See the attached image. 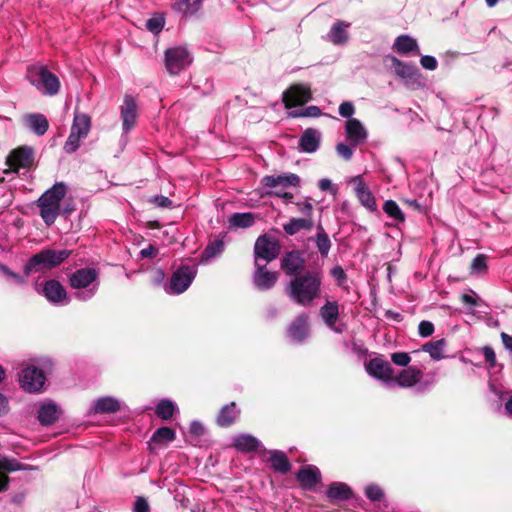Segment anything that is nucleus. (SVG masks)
Returning a JSON list of instances; mask_svg holds the SVG:
<instances>
[{"label":"nucleus","instance_id":"obj_1","mask_svg":"<svg viewBox=\"0 0 512 512\" xmlns=\"http://www.w3.org/2000/svg\"><path fill=\"white\" fill-rule=\"evenodd\" d=\"M323 280L322 265L315 263L302 275L289 280L285 286V294L293 303L308 307L321 296Z\"/></svg>","mask_w":512,"mask_h":512},{"label":"nucleus","instance_id":"obj_2","mask_svg":"<svg viewBox=\"0 0 512 512\" xmlns=\"http://www.w3.org/2000/svg\"><path fill=\"white\" fill-rule=\"evenodd\" d=\"M66 193V184L64 182H56L37 200V205L40 208V216L47 226L53 225L60 215V204Z\"/></svg>","mask_w":512,"mask_h":512},{"label":"nucleus","instance_id":"obj_3","mask_svg":"<svg viewBox=\"0 0 512 512\" xmlns=\"http://www.w3.org/2000/svg\"><path fill=\"white\" fill-rule=\"evenodd\" d=\"M72 254L71 250H55L46 248L32 255L24 265V275L29 276L33 272H44L60 266Z\"/></svg>","mask_w":512,"mask_h":512},{"label":"nucleus","instance_id":"obj_4","mask_svg":"<svg viewBox=\"0 0 512 512\" xmlns=\"http://www.w3.org/2000/svg\"><path fill=\"white\" fill-rule=\"evenodd\" d=\"M99 270L93 267L77 269L69 275V285L76 290L87 289L86 292H77L75 297L81 301L90 300L98 289Z\"/></svg>","mask_w":512,"mask_h":512},{"label":"nucleus","instance_id":"obj_5","mask_svg":"<svg viewBox=\"0 0 512 512\" xmlns=\"http://www.w3.org/2000/svg\"><path fill=\"white\" fill-rule=\"evenodd\" d=\"M383 63L387 69L393 70L394 74L403 79L406 84L416 87L424 86L421 73L414 64L403 62L391 54L384 56Z\"/></svg>","mask_w":512,"mask_h":512},{"label":"nucleus","instance_id":"obj_6","mask_svg":"<svg viewBox=\"0 0 512 512\" xmlns=\"http://www.w3.org/2000/svg\"><path fill=\"white\" fill-rule=\"evenodd\" d=\"M192 61V54L184 46L170 47L164 53L165 68L171 75H179L191 65Z\"/></svg>","mask_w":512,"mask_h":512},{"label":"nucleus","instance_id":"obj_7","mask_svg":"<svg viewBox=\"0 0 512 512\" xmlns=\"http://www.w3.org/2000/svg\"><path fill=\"white\" fill-rule=\"evenodd\" d=\"M197 274L195 265H181L172 274L169 283H166L164 289L169 295H179L185 292Z\"/></svg>","mask_w":512,"mask_h":512},{"label":"nucleus","instance_id":"obj_8","mask_svg":"<svg viewBox=\"0 0 512 512\" xmlns=\"http://www.w3.org/2000/svg\"><path fill=\"white\" fill-rule=\"evenodd\" d=\"M51 366L52 363L49 360L41 361L38 364L23 362L17 374L19 384H45Z\"/></svg>","mask_w":512,"mask_h":512},{"label":"nucleus","instance_id":"obj_9","mask_svg":"<svg viewBox=\"0 0 512 512\" xmlns=\"http://www.w3.org/2000/svg\"><path fill=\"white\" fill-rule=\"evenodd\" d=\"M36 290L43 295L48 302L54 305H63L70 302L65 287L56 279H50L37 285Z\"/></svg>","mask_w":512,"mask_h":512},{"label":"nucleus","instance_id":"obj_10","mask_svg":"<svg viewBox=\"0 0 512 512\" xmlns=\"http://www.w3.org/2000/svg\"><path fill=\"white\" fill-rule=\"evenodd\" d=\"M306 259L304 257V251L300 249H293L284 253L280 260V267L286 276L294 278L298 275H302L305 268Z\"/></svg>","mask_w":512,"mask_h":512},{"label":"nucleus","instance_id":"obj_11","mask_svg":"<svg viewBox=\"0 0 512 512\" xmlns=\"http://www.w3.org/2000/svg\"><path fill=\"white\" fill-rule=\"evenodd\" d=\"M279 253L280 244L276 239H272L268 234H262L257 238L254 245V261L271 262L278 257Z\"/></svg>","mask_w":512,"mask_h":512},{"label":"nucleus","instance_id":"obj_12","mask_svg":"<svg viewBox=\"0 0 512 512\" xmlns=\"http://www.w3.org/2000/svg\"><path fill=\"white\" fill-rule=\"evenodd\" d=\"M30 81L35 86L42 85L48 95H55L60 89L58 77L44 66L30 72Z\"/></svg>","mask_w":512,"mask_h":512},{"label":"nucleus","instance_id":"obj_13","mask_svg":"<svg viewBox=\"0 0 512 512\" xmlns=\"http://www.w3.org/2000/svg\"><path fill=\"white\" fill-rule=\"evenodd\" d=\"M311 98L310 88L303 84L292 85L282 94V100L287 109L303 105L310 101Z\"/></svg>","mask_w":512,"mask_h":512},{"label":"nucleus","instance_id":"obj_14","mask_svg":"<svg viewBox=\"0 0 512 512\" xmlns=\"http://www.w3.org/2000/svg\"><path fill=\"white\" fill-rule=\"evenodd\" d=\"M254 266V286L260 291H268L272 289L278 280V273L268 271L266 268V264H261L258 261H254Z\"/></svg>","mask_w":512,"mask_h":512},{"label":"nucleus","instance_id":"obj_15","mask_svg":"<svg viewBox=\"0 0 512 512\" xmlns=\"http://www.w3.org/2000/svg\"><path fill=\"white\" fill-rule=\"evenodd\" d=\"M296 479L303 490L313 491L316 485L321 482L322 475L318 467L306 465L299 469Z\"/></svg>","mask_w":512,"mask_h":512},{"label":"nucleus","instance_id":"obj_16","mask_svg":"<svg viewBox=\"0 0 512 512\" xmlns=\"http://www.w3.org/2000/svg\"><path fill=\"white\" fill-rule=\"evenodd\" d=\"M34 162V153L31 147H20L11 152L7 158V164L11 170L29 168Z\"/></svg>","mask_w":512,"mask_h":512},{"label":"nucleus","instance_id":"obj_17","mask_svg":"<svg viewBox=\"0 0 512 512\" xmlns=\"http://www.w3.org/2000/svg\"><path fill=\"white\" fill-rule=\"evenodd\" d=\"M366 371L369 375L382 381L393 378L394 369L391 364L382 357H375L366 364Z\"/></svg>","mask_w":512,"mask_h":512},{"label":"nucleus","instance_id":"obj_18","mask_svg":"<svg viewBox=\"0 0 512 512\" xmlns=\"http://www.w3.org/2000/svg\"><path fill=\"white\" fill-rule=\"evenodd\" d=\"M300 177L297 174L287 173L281 175H266L261 179L263 188H286L297 187L300 184Z\"/></svg>","mask_w":512,"mask_h":512},{"label":"nucleus","instance_id":"obj_19","mask_svg":"<svg viewBox=\"0 0 512 512\" xmlns=\"http://www.w3.org/2000/svg\"><path fill=\"white\" fill-rule=\"evenodd\" d=\"M122 127L124 133H128L134 126L137 118V103L133 96L126 94L123 105L120 108Z\"/></svg>","mask_w":512,"mask_h":512},{"label":"nucleus","instance_id":"obj_20","mask_svg":"<svg viewBox=\"0 0 512 512\" xmlns=\"http://www.w3.org/2000/svg\"><path fill=\"white\" fill-rule=\"evenodd\" d=\"M287 335L295 343H303L309 335L308 316L305 313L297 316L287 328Z\"/></svg>","mask_w":512,"mask_h":512},{"label":"nucleus","instance_id":"obj_21","mask_svg":"<svg viewBox=\"0 0 512 512\" xmlns=\"http://www.w3.org/2000/svg\"><path fill=\"white\" fill-rule=\"evenodd\" d=\"M346 135L351 145L356 147L366 141L368 133L358 119L352 118L346 122Z\"/></svg>","mask_w":512,"mask_h":512},{"label":"nucleus","instance_id":"obj_22","mask_svg":"<svg viewBox=\"0 0 512 512\" xmlns=\"http://www.w3.org/2000/svg\"><path fill=\"white\" fill-rule=\"evenodd\" d=\"M321 132L315 128H307L299 139V149L305 153H314L320 147Z\"/></svg>","mask_w":512,"mask_h":512},{"label":"nucleus","instance_id":"obj_23","mask_svg":"<svg viewBox=\"0 0 512 512\" xmlns=\"http://www.w3.org/2000/svg\"><path fill=\"white\" fill-rule=\"evenodd\" d=\"M392 48L401 55L421 54L417 40L408 34H402L396 37Z\"/></svg>","mask_w":512,"mask_h":512},{"label":"nucleus","instance_id":"obj_24","mask_svg":"<svg viewBox=\"0 0 512 512\" xmlns=\"http://www.w3.org/2000/svg\"><path fill=\"white\" fill-rule=\"evenodd\" d=\"M354 181L356 182L355 186V193L360 201V203L367 208L370 211L376 210V201L375 198L368 188V186L365 184L361 176H356L354 178Z\"/></svg>","mask_w":512,"mask_h":512},{"label":"nucleus","instance_id":"obj_25","mask_svg":"<svg viewBox=\"0 0 512 512\" xmlns=\"http://www.w3.org/2000/svg\"><path fill=\"white\" fill-rule=\"evenodd\" d=\"M324 323L335 332L340 333L341 330L335 328V324L339 317V305L337 301H327L319 310Z\"/></svg>","mask_w":512,"mask_h":512},{"label":"nucleus","instance_id":"obj_26","mask_svg":"<svg viewBox=\"0 0 512 512\" xmlns=\"http://www.w3.org/2000/svg\"><path fill=\"white\" fill-rule=\"evenodd\" d=\"M314 227L313 218H296L292 217L289 221L283 224V230L286 235L294 236L301 230L310 231Z\"/></svg>","mask_w":512,"mask_h":512},{"label":"nucleus","instance_id":"obj_27","mask_svg":"<svg viewBox=\"0 0 512 512\" xmlns=\"http://www.w3.org/2000/svg\"><path fill=\"white\" fill-rule=\"evenodd\" d=\"M60 409L53 402L43 403L38 410V420L42 425H51L58 420Z\"/></svg>","mask_w":512,"mask_h":512},{"label":"nucleus","instance_id":"obj_28","mask_svg":"<svg viewBox=\"0 0 512 512\" xmlns=\"http://www.w3.org/2000/svg\"><path fill=\"white\" fill-rule=\"evenodd\" d=\"M316 230L315 236L311 237L309 240H312L315 243L320 256L325 259L328 257L332 243L329 235L320 223L317 225Z\"/></svg>","mask_w":512,"mask_h":512},{"label":"nucleus","instance_id":"obj_29","mask_svg":"<svg viewBox=\"0 0 512 512\" xmlns=\"http://www.w3.org/2000/svg\"><path fill=\"white\" fill-rule=\"evenodd\" d=\"M24 121L25 125L38 136L44 135L49 128L48 120L43 114H28L25 116Z\"/></svg>","mask_w":512,"mask_h":512},{"label":"nucleus","instance_id":"obj_30","mask_svg":"<svg viewBox=\"0 0 512 512\" xmlns=\"http://www.w3.org/2000/svg\"><path fill=\"white\" fill-rule=\"evenodd\" d=\"M326 495L332 502L348 500L353 496L351 488L343 482H333L329 485Z\"/></svg>","mask_w":512,"mask_h":512},{"label":"nucleus","instance_id":"obj_31","mask_svg":"<svg viewBox=\"0 0 512 512\" xmlns=\"http://www.w3.org/2000/svg\"><path fill=\"white\" fill-rule=\"evenodd\" d=\"M347 27H349V24H346L343 21L335 22L325 39L335 45H342L346 43L348 40V32L346 30Z\"/></svg>","mask_w":512,"mask_h":512},{"label":"nucleus","instance_id":"obj_32","mask_svg":"<svg viewBox=\"0 0 512 512\" xmlns=\"http://www.w3.org/2000/svg\"><path fill=\"white\" fill-rule=\"evenodd\" d=\"M260 445V441L250 434H240L233 439V446L241 452L256 451Z\"/></svg>","mask_w":512,"mask_h":512},{"label":"nucleus","instance_id":"obj_33","mask_svg":"<svg viewBox=\"0 0 512 512\" xmlns=\"http://www.w3.org/2000/svg\"><path fill=\"white\" fill-rule=\"evenodd\" d=\"M120 408V401L111 396L100 397L96 399L93 406L95 413H114L119 411Z\"/></svg>","mask_w":512,"mask_h":512},{"label":"nucleus","instance_id":"obj_34","mask_svg":"<svg viewBox=\"0 0 512 512\" xmlns=\"http://www.w3.org/2000/svg\"><path fill=\"white\" fill-rule=\"evenodd\" d=\"M270 457L268 461L271 463L272 468L282 474H286L291 469V464L283 451L271 450L269 451Z\"/></svg>","mask_w":512,"mask_h":512},{"label":"nucleus","instance_id":"obj_35","mask_svg":"<svg viewBox=\"0 0 512 512\" xmlns=\"http://www.w3.org/2000/svg\"><path fill=\"white\" fill-rule=\"evenodd\" d=\"M503 386H490L491 393L495 397L497 407L500 409L504 402V411L507 416L512 417V394L504 391Z\"/></svg>","mask_w":512,"mask_h":512},{"label":"nucleus","instance_id":"obj_36","mask_svg":"<svg viewBox=\"0 0 512 512\" xmlns=\"http://www.w3.org/2000/svg\"><path fill=\"white\" fill-rule=\"evenodd\" d=\"M238 415L239 411L236 408V404L234 402L227 404L220 410L217 416V424L220 427H229L235 422Z\"/></svg>","mask_w":512,"mask_h":512},{"label":"nucleus","instance_id":"obj_37","mask_svg":"<svg viewBox=\"0 0 512 512\" xmlns=\"http://www.w3.org/2000/svg\"><path fill=\"white\" fill-rule=\"evenodd\" d=\"M176 438L175 431L169 427L163 426L158 428L151 437V445H164L174 441ZM151 449L155 448L151 446Z\"/></svg>","mask_w":512,"mask_h":512},{"label":"nucleus","instance_id":"obj_38","mask_svg":"<svg viewBox=\"0 0 512 512\" xmlns=\"http://www.w3.org/2000/svg\"><path fill=\"white\" fill-rule=\"evenodd\" d=\"M202 2L203 0H174L173 8L184 15H194L200 10Z\"/></svg>","mask_w":512,"mask_h":512},{"label":"nucleus","instance_id":"obj_39","mask_svg":"<svg viewBox=\"0 0 512 512\" xmlns=\"http://www.w3.org/2000/svg\"><path fill=\"white\" fill-rule=\"evenodd\" d=\"M255 223V215L250 212L233 213L229 217V225L236 228H249Z\"/></svg>","mask_w":512,"mask_h":512},{"label":"nucleus","instance_id":"obj_40","mask_svg":"<svg viewBox=\"0 0 512 512\" xmlns=\"http://www.w3.org/2000/svg\"><path fill=\"white\" fill-rule=\"evenodd\" d=\"M421 378V370L412 366L400 372L396 384H417Z\"/></svg>","mask_w":512,"mask_h":512},{"label":"nucleus","instance_id":"obj_41","mask_svg":"<svg viewBox=\"0 0 512 512\" xmlns=\"http://www.w3.org/2000/svg\"><path fill=\"white\" fill-rule=\"evenodd\" d=\"M91 126L90 117L86 114H76L74 116L73 124L71 130L74 132H79L80 135L86 137L89 133Z\"/></svg>","mask_w":512,"mask_h":512},{"label":"nucleus","instance_id":"obj_42","mask_svg":"<svg viewBox=\"0 0 512 512\" xmlns=\"http://www.w3.org/2000/svg\"><path fill=\"white\" fill-rule=\"evenodd\" d=\"M445 345H446L445 339H439L436 341H431V342L425 343L422 346V350L425 352H428L432 359L440 360L444 357L443 349H444Z\"/></svg>","mask_w":512,"mask_h":512},{"label":"nucleus","instance_id":"obj_43","mask_svg":"<svg viewBox=\"0 0 512 512\" xmlns=\"http://www.w3.org/2000/svg\"><path fill=\"white\" fill-rule=\"evenodd\" d=\"M177 410L176 404L168 399L161 400L155 409V413L163 420H169Z\"/></svg>","mask_w":512,"mask_h":512},{"label":"nucleus","instance_id":"obj_44","mask_svg":"<svg viewBox=\"0 0 512 512\" xmlns=\"http://www.w3.org/2000/svg\"><path fill=\"white\" fill-rule=\"evenodd\" d=\"M224 250V241L223 239H215L214 241H211L208 243V245L205 247L202 257L205 260H209L211 258H214L218 255H220Z\"/></svg>","mask_w":512,"mask_h":512},{"label":"nucleus","instance_id":"obj_45","mask_svg":"<svg viewBox=\"0 0 512 512\" xmlns=\"http://www.w3.org/2000/svg\"><path fill=\"white\" fill-rule=\"evenodd\" d=\"M384 212L397 222H403L405 220L404 213L393 200H387L383 205Z\"/></svg>","mask_w":512,"mask_h":512},{"label":"nucleus","instance_id":"obj_46","mask_svg":"<svg viewBox=\"0 0 512 512\" xmlns=\"http://www.w3.org/2000/svg\"><path fill=\"white\" fill-rule=\"evenodd\" d=\"M84 138L79 132H74L71 130L70 135L67 138V141L64 145V150L66 153H74L80 146V140Z\"/></svg>","mask_w":512,"mask_h":512},{"label":"nucleus","instance_id":"obj_47","mask_svg":"<svg viewBox=\"0 0 512 512\" xmlns=\"http://www.w3.org/2000/svg\"><path fill=\"white\" fill-rule=\"evenodd\" d=\"M365 495L371 501H380L384 494L380 486L371 484L365 488Z\"/></svg>","mask_w":512,"mask_h":512},{"label":"nucleus","instance_id":"obj_48","mask_svg":"<svg viewBox=\"0 0 512 512\" xmlns=\"http://www.w3.org/2000/svg\"><path fill=\"white\" fill-rule=\"evenodd\" d=\"M487 256L485 254H478L471 263L473 272L481 273L487 270Z\"/></svg>","mask_w":512,"mask_h":512},{"label":"nucleus","instance_id":"obj_49","mask_svg":"<svg viewBox=\"0 0 512 512\" xmlns=\"http://www.w3.org/2000/svg\"><path fill=\"white\" fill-rule=\"evenodd\" d=\"M164 27V19L162 17H152L147 20L146 28L153 34H158Z\"/></svg>","mask_w":512,"mask_h":512},{"label":"nucleus","instance_id":"obj_50","mask_svg":"<svg viewBox=\"0 0 512 512\" xmlns=\"http://www.w3.org/2000/svg\"><path fill=\"white\" fill-rule=\"evenodd\" d=\"M391 361L400 367H407L411 361V357L406 352H395L391 354Z\"/></svg>","mask_w":512,"mask_h":512},{"label":"nucleus","instance_id":"obj_51","mask_svg":"<svg viewBox=\"0 0 512 512\" xmlns=\"http://www.w3.org/2000/svg\"><path fill=\"white\" fill-rule=\"evenodd\" d=\"M336 152L342 159L349 161L353 156L354 146H349L345 143H338L336 145Z\"/></svg>","mask_w":512,"mask_h":512},{"label":"nucleus","instance_id":"obj_52","mask_svg":"<svg viewBox=\"0 0 512 512\" xmlns=\"http://www.w3.org/2000/svg\"><path fill=\"white\" fill-rule=\"evenodd\" d=\"M482 353L489 368H495L497 366V361L494 349L490 346H484L482 348Z\"/></svg>","mask_w":512,"mask_h":512},{"label":"nucleus","instance_id":"obj_53","mask_svg":"<svg viewBox=\"0 0 512 512\" xmlns=\"http://www.w3.org/2000/svg\"><path fill=\"white\" fill-rule=\"evenodd\" d=\"M205 432L206 429L200 421L194 420L190 423L189 433L192 437L198 439L202 437L205 434Z\"/></svg>","mask_w":512,"mask_h":512},{"label":"nucleus","instance_id":"obj_54","mask_svg":"<svg viewBox=\"0 0 512 512\" xmlns=\"http://www.w3.org/2000/svg\"><path fill=\"white\" fill-rule=\"evenodd\" d=\"M0 271L4 275H6L8 277H11L14 280V282L17 283V284H24L26 282V279H25L26 276H21L20 274L13 272L5 264L0 263Z\"/></svg>","mask_w":512,"mask_h":512},{"label":"nucleus","instance_id":"obj_55","mask_svg":"<svg viewBox=\"0 0 512 512\" xmlns=\"http://www.w3.org/2000/svg\"><path fill=\"white\" fill-rule=\"evenodd\" d=\"M0 469L13 472L21 470L22 465L17 460L4 458L0 461Z\"/></svg>","mask_w":512,"mask_h":512},{"label":"nucleus","instance_id":"obj_56","mask_svg":"<svg viewBox=\"0 0 512 512\" xmlns=\"http://www.w3.org/2000/svg\"><path fill=\"white\" fill-rule=\"evenodd\" d=\"M338 111L340 116H342L343 118H347L349 120L352 119L351 117L354 114L355 109L352 102L344 101L340 104Z\"/></svg>","mask_w":512,"mask_h":512},{"label":"nucleus","instance_id":"obj_57","mask_svg":"<svg viewBox=\"0 0 512 512\" xmlns=\"http://www.w3.org/2000/svg\"><path fill=\"white\" fill-rule=\"evenodd\" d=\"M261 196L262 197L263 196H275L278 198H282L286 204L294 203L293 202L294 197H293L292 193H289V192L278 193L277 190H267L265 192H262Z\"/></svg>","mask_w":512,"mask_h":512},{"label":"nucleus","instance_id":"obj_58","mask_svg":"<svg viewBox=\"0 0 512 512\" xmlns=\"http://www.w3.org/2000/svg\"><path fill=\"white\" fill-rule=\"evenodd\" d=\"M331 276L336 280L337 285L341 286L347 280V275L341 266H335L330 271Z\"/></svg>","mask_w":512,"mask_h":512},{"label":"nucleus","instance_id":"obj_59","mask_svg":"<svg viewBox=\"0 0 512 512\" xmlns=\"http://www.w3.org/2000/svg\"><path fill=\"white\" fill-rule=\"evenodd\" d=\"M295 204L298 208V212L304 215L303 218H312L313 206L308 200L304 202H296Z\"/></svg>","mask_w":512,"mask_h":512},{"label":"nucleus","instance_id":"obj_60","mask_svg":"<svg viewBox=\"0 0 512 512\" xmlns=\"http://www.w3.org/2000/svg\"><path fill=\"white\" fill-rule=\"evenodd\" d=\"M418 332L421 337H428L434 332V325L430 321L423 320L419 323Z\"/></svg>","mask_w":512,"mask_h":512},{"label":"nucleus","instance_id":"obj_61","mask_svg":"<svg viewBox=\"0 0 512 512\" xmlns=\"http://www.w3.org/2000/svg\"><path fill=\"white\" fill-rule=\"evenodd\" d=\"M420 64L423 68L433 71L437 68L438 62L434 56L424 55L420 58Z\"/></svg>","mask_w":512,"mask_h":512},{"label":"nucleus","instance_id":"obj_62","mask_svg":"<svg viewBox=\"0 0 512 512\" xmlns=\"http://www.w3.org/2000/svg\"><path fill=\"white\" fill-rule=\"evenodd\" d=\"M152 203L157 207L161 208H171L173 206V202L171 199L164 195H156L152 199Z\"/></svg>","mask_w":512,"mask_h":512},{"label":"nucleus","instance_id":"obj_63","mask_svg":"<svg viewBox=\"0 0 512 512\" xmlns=\"http://www.w3.org/2000/svg\"><path fill=\"white\" fill-rule=\"evenodd\" d=\"M134 512H149V504L143 497H138L134 504Z\"/></svg>","mask_w":512,"mask_h":512},{"label":"nucleus","instance_id":"obj_64","mask_svg":"<svg viewBox=\"0 0 512 512\" xmlns=\"http://www.w3.org/2000/svg\"><path fill=\"white\" fill-rule=\"evenodd\" d=\"M76 210V206L73 201H66L63 207L60 206V215L65 218L69 217Z\"/></svg>","mask_w":512,"mask_h":512}]
</instances>
